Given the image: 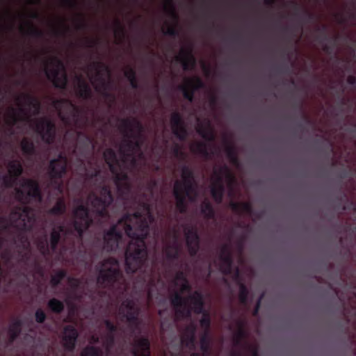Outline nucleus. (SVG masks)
<instances>
[{
  "instance_id": "obj_1",
  "label": "nucleus",
  "mask_w": 356,
  "mask_h": 356,
  "mask_svg": "<svg viewBox=\"0 0 356 356\" xmlns=\"http://www.w3.org/2000/svg\"><path fill=\"white\" fill-rule=\"evenodd\" d=\"M136 209L133 213H127L118 224L104 231V248L106 252H113L118 248L122 232L118 226H122L125 234L131 241L125 251L126 272L132 274L141 268L147 259V250L145 239L149 234V225L155 222L152 205L148 200L136 201Z\"/></svg>"
},
{
  "instance_id": "obj_2",
  "label": "nucleus",
  "mask_w": 356,
  "mask_h": 356,
  "mask_svg": "<svg viewBox=\"0 0 356 356\" xmlns=\"http://www.w3.org/2000/svg\"><path fill=\"white\" fill-rule=\"evenodd\" d=\"M21 186L29 189L27 192H25L20 188H15L17 199L24 205L15 207L11 211L8 219L10 225L19 231L31 232L35 221V216L33 208L27 204L30 203L31 200L41 202L42 194L39 183L36 180L24 179Z\"/></svg>"
},
{
  "instance_id": "obj_3",
  "label": "nucleus",
  "mask_w": 356,
  "mask_h": 356,
  "mask_svg": "<svg viewBox=\"0 0 356 356\" xmlns=\"http://www.w3.org/2000/svg\"><path fill=\"white\" fill-rule=\"evenodd\" d=\"M95 270L97 272L98 285L109 291H113L117 286H121L124 282L122 271L120 268L117 259L110 257L99 262Z\"/></svg>"
},
{
  "instance_id": "obj_4",
  "label": "nucleus",
  "mask_w": 356,
  "mask_h": 356,
  "mask_svg": "<svg viewBox=\"0 0 356 356\" xmlns=\"http://www.w3.org/2000/svg\"><path fill=\"white\" fill-rule=\"evenodd\" d=\"M106 163L113 176L120 198L126 200L131 193V185L127 172L118 159L117 154L112 148H107L103 153Z\"/></svg>"
},
{
  "instance_id": "obj_5",
  "label": "nucleus",
  "mask_w": 356,
  "mask_h": 356,
  "mask_svg": "<svg viewBox=\"0 0 356 356\" xmlns=\"http://www.w3.org/2000/svg\"><path fill=\"white\" fill-rule=\"evenodd\" d=\"M89 200L97 216L102 218L109 217L108 208L113 202V196L108 185L104 184L100 187L99 195L95 193L90 194Z\"/></svg>"
},
{
  "instance_id": "obj_6",
  "label": "nucleus",
  "mask_w": 356,
  "mask_h": 356,
  "mask_svg": "<svg viewBox=\"0 0 356 356\" xmlns=\"http://www.w3.org/2000/svg\"><path fill=\"white\" fill-rule=\"evenodd\" d=\"M54 67L49 68L46 63L44 72L47 79L51 81L56 88L65 90L68 83V77L66 74L63 62L58 57L54 56L50 59L49 63Z\"/></svg>"
},
{
  "instance_id": "obj_7",
  "label": "nucleus",
  "mask_w": 356,
  "mask_h": 356,
  "mask_svg": "<svg viewBox=\"0 0 356 356\" xmlns=\"http://www.w3.org/2000/svg\"><path fill=\"white\" fill-rule=\"evenodd\" d=\"M67 159L60 153L56 159H51L48 167L50 183L59 193L63 192V182L60 180L66 174Z\"/></svg>"
},
{
  "instance_id": "obj_8",
  "label": "nucleus",
  "mask_w": 356,
  "mask_h": 356,
  "mask_svg": "<svg viewBox=\"0 0 356 356\" xmlns=\"http://www.w3.org/2000/svg\"><path fill=\"white\" fill-rule=\"evenodd\" d=\"M73 215L74 220L72 221V226L78 238L81 240L85 232L93 224V219L88 206L83 204L74 209Z\"/></svg>"
},
{
  "instance_id": "obj_9",
  "label": "nucleus",
  "mask_w": 356,
  "mask_h": 356,
  "mask_svg": "<svg viewBox=\"0 0 356 356\" xmlns=\"http://www.w3.org/2000/svg\"><path fill=\"white\" fill-rule=\"evenodd\" d=\"M140 312V308L130 299L123 301L119 309V314L121 316L122 320L127 321L131 333H134L140 329L141 323L138 318Z\"/></svg>"
},
{
  "instance_id": "obj_10",
  "label": "nucleus",
  "mask_w": 356,
  "mask_h": 356,
  "mask_svg": "<svg viewBox=\"0 0 356 356\" xmlns=\"http://www.w3.org/2000/svg\"><path fill=\"white\" fill-rule=\"evenodd\" d=\"M214 175L216 177V180L211 187V195L217 204H220L222 202L225 190L222 183V175H226L232 180L234 179V177L229 168L225 165L220 166L218 170H215Z\"/></svg>"
},
{
  "instance_id": "obj_11",
  "label": "nucleus",
  "mask_w": 356,
  "mask_h": 356,
  "mask_svg": "<svg viewBox=\"0 0 356 356\" xmlns=\"http://www.w3.org/2000/svg\"><path fill=\"white\" fill-rule=\"evenodd\" d=\"M90 67L92 70H95L96 71V76L97 77V80L100 82V86L96 85L95 86V88L96 91L100 92L101 89L103 90L102 95L103 96L106 98L109 99L111 102H114L115 97V96L111 94V92L107 91L108 89V83L106 82L104 78L103 77L104 73H107L108 74H111L110 68L108 65L104 64L102 62H93Z\"/></svg>"
},
{
  "instance_id": "obj_12",
  "label": "nucleus",
  "mask_w": 356,
  "mask_h": 356,
  "mask_svg": "<svg viewBox=\"0 0 356 356\" xmlns=\"http://www.w3.org/2000/svg\"><path fill=\"white\" fill-rule=\"evenodd\" d=\"M35 131L44 143L47 145L54 143L56 137V125L51 120L44 118L38 120L35 124Z\"/></svg>"
},
{
  "instance_id": "obj_13",
  "label": "nucleus",
  "mask_w": 356,
  "mask_h": 356,
  "mask_svg": "<svg viewBox=\"0 0 356 356\" xmlns=\"http://www.w3.org/2000/svg\"><path fill=\"white\" fill-rule=\"evenodd\" d=\"M8 175L2 177L3 185L10 188L17 184L19 177L22 175L24 169L21 161L18 159L12 160L8 163Z\"/></svg>"
},
{
  "instance_id": "obj_14",
  "label": "nucleus",
  "mask_w": 356,
  "mask_h": 356,
  "mask_svg": "<svg viewBox=\"0 0 356 356\" xmlns=\"http://www.w3.org/2000/svg\"><path fill=\"white\" fill-rule=\"evenodd\" d=\"M181 170V191L185 192L191 202L194 201L195 197L191 195L195 191L194 186V172L193 170L187 165H183Z\"/></svg>"
},
{
  "instance_id": "obj_15",
  "label": "nucleus",
  "mask_w": 356,
  "mask_h": 356,
  "mask_svg": "<svg viewBox=\"0 0 356 356\" xmlns=\"http://www.w3.org/2000/svg\"><path fill=\"white\" fill-rule=\"evenodd\" d=\"M185 236L186 245L191 257H195L200 248V237L195 227L187 226L185 227Z\"/></svg>"
},
{
  "instance_id": "obj_16",
  "label": "nucleus",
  "mask_w": 356,
  "mask_h": 356,
  "mask_svg": "<svg viewBox=\"0 0 356 356\" xmlns=\"http://www.w3.org/2000/svg\"><path fill=\"white\" fill-rule=\"evenodd\" d=\"M188 298H184L181 293L175 292L170 298V303L178 316L185 318L191 316V309L188 305Z\"/></svg>"
},
{
  "instance_id": "obj_17",
  "label": "nucleus",
  "mask_w": 356,
  "mask_h": 356,
  "mask_svg": "<svg viewBox=\"0 0 356 356\" xmlns=\"http://www.w3.org/2000/svg\"><path fill=\"white\" fill-rule=\"evenodd\" d=\"M172 131L176 138L184 141L188 136L182 115L179 112H173L170 116Z\"/></svg>"
},
{
  "instance_id": "obj_18",
  "label": "nucleus",
  "mask_w": 356,
  "mask_h": 356,
  "mask_svg": "<svg viewBox=\"0 0 356 356\" xmlns=\"http://www.w3.org/2000/svg\"><path fill=\"white\" fill-rule=\"evenodd\" d=\"M79 333L72 325H65L63 328L62 340L67 351L72 352L75 349Z\"/></svg>"
},
{
  "instance_id": "obj_19",
  "label": "nucleus",
  "mask_w": 356,
  "mask_h": 356,
  "mask_svg": "<svg viewBox=\"0 0 356 356\" xmlns=\"http://www.w3.org/2000/svg\"><path fill=\"white\" fill-rule=\"evenodd\" d=\"M121 129L123 132L126 134L131 133V135L135 136L134 137L140 138L143 132L144 131V126L140 121L136 118H125L121 121Z\"/></svg>"
},
{
  "instance_id": "obj_20",
  "label": "nucleus",
  "mask_w": 356,
  "mask_h": 356,
  "mask_svg": "<svg viewBox=\"0 0 356 356\" xmlns=\"http://www.w3.org/2000/svg\"><path fill=\"white\" fill-rule=\"evenodd\" d=\"M220 260V270L225 275H229L232 273L233 259L230 247L228 244H225L221 250L219 255Z\"/></svg>"
},
{
  "instance_id": "obj_21",
  "label": "nucleus",
  "mask_w": 356,
  "mask_h": 356,
  "mask_svg": "<svg viewBox=\"0 0 356 356\" xmlns=\"http://www.w3.org/2000/svg\"><path fill=\"white\" fill-rule=\"evenodd\" d=\"M173 195L176 200V208L180 213L187 211L186 198H188L185 192L181 191V183L176 181L174 184Z\"/></svg>"
},
{
  "instance_id": "obj_22",
  "label": "nucleus",
  "mask_w": 356,
  "mask_h": 356,
  "mask_svg": "<svg viewBox=\"0 0 356 356\" xmlns=\"http://www.w3.org/2000/svg\"><path fill=\"white\" fill-rule=\"evenodd\" d=\"M177 59L181 63L185 71L193 69L196 64L195 58L193 54V48L191 46L187 48H181Z\"/></svg>"
},
{
  "instance_id": "obj_23",
  "label": "nucleus",
  "mask_w": 356,
  "mask_h": 356,
  "mask_svg": "<svg viewBox=\"0 0 356 356\" xmlns=\"http://www.w3.org/2000/svg\"><path fill=\"white\" fill-rule=\"evenodd\" d=\"M131 353L134 356H151L150 343L147 337H141L134 341Z\"/></svg>"
},
{
  "instance_id": "obj_24",
  "label": "nucleus",
  "mask_w": 356,
  "mask_h": 356,
  "mask_svg": "<svg viewBox=\"0 0 356 356\" xmlns=\"http://www.w3.org/2000/svg\"><path fill=\"white\" fill-rule=\"evenodd\" d=\"M196 332L197 326L194 323H191L186 326L181 338V344L186 347L194 349Z\"/></svg>"
},
{
  "instance_id": "obj_25",
  "label": "nucleus",
  "mask_w": 356,
  "mask_h": 356,
  "mask_svg": "<svg viewBox=\"0 0 356 356\" xmlns=\"http://www.w3.org/2000/svg\"><path fill=\"white\" fill-rule=\"evenodd\" d=\"M188 300H191L193 310L195 314H200L206 312L204 309V300L202 293L198 291H195L193 295L188 296Z\"/></svg>"
},
{
  "instance_id": "obj_26",
  "label": "nucleus",
  "mask_w": 356,
  "mask_h": 356,
  "mask_svg": "<svg viewBox=\"0 0 356 356\" xmlns=\"http://www.w3.org/2000/svg\"><path fill=\"white\" fill-rule=\"evenodd\" d=\"M65 103L68 104L72 108V117L74 120L75 125L79 128H81V126L79 124V115L81 110L77 106L74 104L71 101L66 99H55L53 102L54 106L56 109H60L62 105Z\"/></svg>"
},
{
  "instance_id": "obj_27",
  "label": "nucleus",
  "mask_w": 356,
  "mask_h": 356,
  "mask_svg": "<svg viewBox=\"0 0 356 356\" xmlns=\"http://www.w3.org/2000/svg\"><path fill=\"white\" fill-rule=\"evenodd\" d=\"M77 79L76 95L84 100L90 99L92 96L90 85L81 77H78Z\"/></svg>"
},
{
  "instance_id": "obj_28",
  "label": "nucleus",
  "mask_w": 356,
  "mask_h": 356,
  "mask_svg": "<svg viewBox=\"0 0 356 356\" xmlns=\"http://www.w3.org/2000/svg\"><path fill=\"white\" fill-rule=\"evenodd\" d=\"M316 31L319 33V35L316 36V40L322 44L323 50L326 53H331L332 48L328 44L325 43V41H330L331 39L327 34V27L326 25H322L318 26Z\"/></svg>"
},
{
  "instance_id": "obj_29",
  "label": "nucleus",
  "mask_w": 356,
  "mask_h": 356,
  "mask_svg": "<svg viewBox=\"0 0 356 356\" xmlns=\"http://www.w3.org/2000/svg\"><path fill=\"white\" fill-rule=\"evenodd\" d=\"M175 243L170 245H168L165 250V257L166 259L169 261H177L179 259L180 257L181 248L180 246L177 244V235L176 232L175 233Z\"/></svg>"
},
{
  "instance_id": "obj_30",
  "label": "nucleus",
  "mask_w": 356,
  "mask_h": 356,
  "mask_svg": "<svg viewBox=\"0 0 356 356\" xmlns=\"http://www.w3.org/2000/svg\"><path fill=\"white\" fill-rule=\"evenodd\" d=\"M229 207L233 211L238 214L247 213L252 214L253 211L252 206L250 202H236L232 201Z\"/></svg>"
},
{
  "instance_id": "obj_31",
  "label": "nucleus",
  "mask_w": 356,
  "mask_h": 356,
  "mask_svg": "<svg viewBox=\"0 0 356 356\" xmlns=\"http://www.w3.org/2000/svg\"><path fill=\"white\" fill-rule=\"evenodd\" d=\"M65 232L63 225H58L54 227L50 233V247L52 251H55L58 245L61 238V233Z\"/></svg>"
},
{
  "instance_id": "obj_32",
  "label": "nucleus",
  "mask_w": 356,
  "mask_h": 356,
  "mask_svg": "<svg viewBox=\"0 0 356 356\" xmlns=\"http://www.w3.org/2000/svg\"><path fill=\"white\" fill-rule=\"evenodd\" d=\"M20 146L23 154L28 158L31 159L36 154V147L33 140L28 138H24Z\"/></svg>"
},
{
  "instance_id": "obj_33",
  "label": "nucleus",
  "mask_w": 356,
  "mask_h": 356,
  "mask_svg": "<svg viewBox=\"0 0 356 356\" xmlns=\"http://www.w3.org/2000/svg\"><path fill=\"white\" fill-rule=\"evenodd\" d=\"M23 321L20 318H16L8 327L10 341L13 342L17 339L22 332Z\"/></svg>"
},
{
  "instance_id": "obj_34",
  "label": "nucleus",
  "mask_w": 356,
  "mask_h": 356,
  "mask_svg": "<svg viewBox=\"0 0 356 356\" xmlns=\"http://www.w3.org/2000/svg\"><path fill=\"white\" fill-rule=\"evenodd\" d=\"M125 136L128 138L122 141L120 146V152L122 157L127 156H131L132 154H135V149L134 147L133 140L130 139V136L127 134V136Z\"/></svg>"
},
{
  "instance_id": "obj_35",
  "label": "nucleus",
  "mask_w": 356,
  "mask_h": 356,
  "mask_svg": "<svg viewBox=\"0 0 356 356\" xmlns=\"http://www.w3.org/2000/svg\"><path fill=\"white\" fill-rule=\"evenodd\" d=\"M200 212L207 220L214 219L216 212L213 205L208 200H204L200 204Z\"/></svg>"
},
{
  "instance_id": "obj_36",
  "label": "nucleus",
  "mask_w": 356,
  "mask_h": 356,
  "mask_svg": "<svg viewBox=\"0 0 356 356\" xmlns=\"http://www.w3.org/2000/svg\"><path fill=\"white\" fill-rule=\"evenodd\" d=\"M76 134L79 138V143L83 152L89 151L91 147H94L92 139L89 136L81 131H77Z\"/></svg>"
},
{
  "instance_id": "obj_37",
  "label": "nucleus",
  "mask_w": 356,
  "mask_h": 356,
  "mask_svg": "<svg viewBox=\"0 0 356 356\" xmlns=\"http://www.w3.org/2000/svg\"><path fill=\"white\" fill-rule=\"evenodd\" d=\"M200 349L202 353L209 355L211 351V339L210 333L204 332L200 339Z\"/></svg>"
},
{
  "instance_id": "obj_38",
  "label": "nucleus",
  "mask_w": 356,
  "mask_h": 356,
  "mask_svg": "<svg viewBox=\"0 0 356 356\" xmlns=\"http://www.w3.org/2000/svg\"><path fill=\"white\" fill-rule=\"evenodd\" d=\"M225 143L227 144L225 147V152L228 159L232 164L238 165L239 159L235 147L233 145L229 144L227 140H225Z\"/></svg>"
},
{
  "instance_id": "obj_39",
  "label": "nucleus",
  "mask_w": 356,
  "mask_h": 356,
  "mask_svg": "<svg viewBox=\"0 0 356 356\" xmlns=\"http://www.w3.org/2000/svg\"><path fill=\"white\" fill-rule=\"evenodd\" d=\"M22 97L26 104L34 109L35 114H38L41 108V104L38 99L30 94H23Z\"/></svg>"
},
{
  "instance_id": "obj_40",
  "label": "nucleus",
  "mask_w": 356,
  "mask_h": 356,
  "mask_svg": "<svg viewBox=\"0 0 356 356\" xmlns=\"http://www.w3.org/2000/svg\"><path fill=\"white\" fill-rule=\"evenodd\" d=\"M66 204L63 198H59L55 205L49 210L48 213L54 216H60L65 213Z\"/></svg>"
},
{
  "instance_id": "obj_41",
  "label": "nucleus",
  "mask_w": 356,
  "mask_h": 356,
  "mask_svg": "<svg viewBox=\"0 0 356 356\" xmlns=\"http://www.w3.org/2000/svg\"><path fill=\"white\" fill-rule=\"evenodd\" d=\"M48 308L55 314H60L65 309L64 303L55 298L50 299L47 303Z\"/></svg>"
},
{
  "instance_id": "obj_42",
  "label": "nucleus",
  "mask_w": 356,
  "mask_h": 356,
  "mask_svg": "<svg viewBox=\"0 0 356 356\" xmlns=\"http://www.w3.org/2000/svg\"><path fill=\"white\" fill-rule=\"evenodd\" d=\"M191 150L192 152L197 153L205 158H209L211 156V154L209 153L207 149V145L203 142H199L195 143L191 147Z\"/></svg>"
},
{
  "instance_id": "obj_43",
  "label": "nucleus",
  "mask_w": 356,
  "mask_h": 356,
  "mask_svg": "<svg viewBox=\"0 0 356 356\" xmlns=\"http://www.w3.org/2000/svg\"><path fill=\"white\" fill-rule=\"evenodd\" d=\"M67 276V271L61 269L57 270L54 275H53L50 280V283L53 287L58 286L61 281L65 279Z\"/></svg>"
},
{
  "instance_id": "obj_44",
  "label": "nucleus",
  "mask_w": 356,
  "mask_h": 356,
  "mask_svg": "<svg viewBox=\"0 0 356 356\" xmlns=\"http://www.w3.org/2000/svg\"><path fill=\"white\" fill-rule=\"evenodd\" d=\"M29 28L26 32V35L35 38H42L44 36V33L42 30L35 26L33 23L28 22Z\"/></svg>"
},
{
  "instance_id": "obj_45",
  "label": "nucleus",
  "mask_w": 356,
  "mask_h": 356,
  "mask_svg": "<svg viewBox=\"0 0 356 356\" xmlns=\"http://www.w3.org/2000/svg\"><path fill=\"white\" fill-rule=\"evenodd\" d=\"M179 89L182 91L184 98L189 102H193L194 100V96L196 91L191 88L186 83L181 85Z\"/></svg>"
},
{
  "instance_id": "obj_46",
  "label": "nucleus",
  "mask_w": 356,
  "mask_h": 356,
  "mask_svg": "<svg viewBox=\"0 0 356 356\" xmlns=\"http://www.w3.org/2000/svg\"><path fill=\"white\" fill-rule=\"evenodd\" d=\"M122 162L124 163H127L129 162V165L127 167L122 166V168L127 171V170H135L138 166V161L136 157L135 154H132L131 156H127L122 157Z\"/></svg>"
},
{
  "instance_id": "obj_47",
  "label": "nucleus",
  "mask_w": 356,
  "mask_h": 356,
  "mask_svg": "<svg viewBox=\"0 0 356 356\" xmlns=\"http://www.w3.org/2000/svg\"><path fill=\"white\" fill-rule=\"evenodd\" d=\"M81 356H103L102 350L96 346H88L84 348Z\"/></svg>"
},
{
  "instance_id": "obj_48",
  "label": "nucleus",
  "mask_w": 356,
  "mask_h": 356,
  "mask_svg": "<svg viewBox=\"0 0 356 356\" xmlns=\"http://www.w3.org/2000/svg\"><path fill=\"white\" fill-rule=\"evenodd\" d=\"M186 83L191 88L197 91L199 89L204 88L205 85L203 81L198 76H195L191 79H187Z\"/></svg>"
},
{
  "instance_id": "obj_49",
  "label": "nucleus",
  "mask_w": 356,
  "mask_h": 356,
  "mask_svg": "<svg viewBox=\"0 0 356 356\" xmlns=\"http://www.w3.org/2000/svg\"><path fill=\"white\" fill-rule=\"evenodd\" d=\"M249 291L243 283L239 284L238 299L242 305H246L248 302Z\"/></svg>"
},
{
  "instance_id": "obj_50",
  "label": "nucleus",
  "mask_w": 356,
  "mask_h": 356,
  "mask_svg": "<svg viewBox=\"0 0 356 356\" xmlns=\"http://www.w3.org/2000/svg\"><path fill=\"white\" fill-rule=\"evenodd\" d=\"M200 314H202V317L200 321V326L204 329V332L210 333V327H211V317L209 313L206 311L203 313H201Z\"/></svg>"
},
{
  "instance_id": "obj_51",
  "label": "nucleus",
  "mask_w": 356,
  "mask_h": 356,
  "mask_svg": "<svg viewBox=\"0 0 356 356\" xmlns=\"http://www.w3.org/2000/svg\"><path fill=\"white\" fill-rule=\"evenodd\" d=\"M197 133L206 140L213 142L216 139V135L211 129L199 128Z\"/></svg>"
},
{
  "instance_id": "obj_52",
  "label": "nucleus",
  "mask_w": 356,
  "mask_h": 356,
  "mask_svg": "<svg viewBox=\"0 0 356 356\" xmlns=\"http://www.w3.org/2000/svg\"><path fill=\"white\" fill-rule=\"evenodd\" d=\"M38 248L43 256H47L50 254V250L47 238H41L38 242Z\"/></svg>"
},
{
  "instance_id": "obj_53",
  "label": "nucleus",
  "mask_w": 356,
  "mask_h": 356,
  "mask_svg": "<svg viewBox=\"0 0 356 356\" xmlns=\"http://www.w3.org/2000/svg\"><path fill=\"white\" fill-rule=\"evenodd\" d=\"M238 330L234 336L241 339H245L247 337V333L245 330V322L242 320L237 321Z\"/></svg>"
},
{
  "instance_id": "obj_54",
  "label": "nucleus",
  "mask_w": 356,
  "mask_h": 356,
  "mask_svg": "<svg viewBox=\"0 0 356 356\" xmlns=\"http://www.w3.org/2000/svg\"><path fill=\"white\" fill-rule=\"evenodd\" d=\"M115 342V334H106L104 346L108 352L114 346Z\"/></svg>"
},
{
  "instance_id": "obj_55",
  "label": "nucleus",
  "mask_w": 356,
  "mask_h": 356,
  "mask_svg": "<svg viewBox=\"0 0 356 356\" xmlns=\"http://www.w3.org/2000/svg\"><path fill=\"white\" fill-rule=\"evenodd\" d=\"M165 9L168 11V13L170 15V17L174 20L177 22V20L179 19V16L176 12V9H175V5H174V3L172 2V1L170 0L169 1L168 6H165Z\"/></svg>"
},
{
  "instance_id": "obj_56",
  "label": "nucleus",
  "mask_w": 356,
  "mask_h": 356,
  "mask_svg": "<svg viewBox=\"0 0 356 356\" xmlns=\"http://www.w3.org/2000/svg\"><path fill=\"white\" fill-rule=\"evenodd\" d=\"M104 323L106 330H108L107 334H115L118 330L116 325H115L111 321L108 319L104 320Z\"/></svg>"
},
{
  "instance_id": "obj_57",
  "label": "nucleus",
  "mask_w": 356,
  "mask_h": 356,
  "mask_svg": "<svg viewBox=\"0 0 356 356\" xmlns=\"http://www.w3.org/2000/svg\"><path fill=\"white\" fill-rule=\"evenodd\" d=\"M47 318L44 312L42 309H38L35 313V319L38 323H43Z\"/></svg>"
},
{
  "instance_id": "obj_58",
  "label": "nucleus",
  "mask_w": 356,
  "mask_h": 356,
  "mask_svg": "<svg viewBox=\"0 0 356 356\" xmlns=\"http://www.w3.org/2000/svg\"><path fill=\"white\" fill-rule=\"evenodd\" d=\"M115 24L117 27L116 30L115 31V35L124 38L125 35V29L121 24L120 21L119 19H116Z\"/></svg>"
},
{
  "instance_id": "obj_59",
  "label": "nucleus",
  "mask_w": 356,
  "mask_h": 356,
  "mask_svg": "<svg viewBox=\"0 0 356 356\" xmlns=\"http://www.w3.org/2000/svg\"><path fill=\"white\" fill-rule=\"evenodd\" d=\"M10 111H11V113L9 115V118L10 120L8 121V123L11 126H13L19 120V115L17 113V111L14 108H13V107L10 108Z\"/></svg>"
},
{
  "instance_id": "obj_60",
  "label": "nucleus",
  "mask_w": 356,
  "mask_h": 356,
  "mask_svg": "<svg viewBox=\"0 0 356 356\" xmlns=\"http://www.w3.org/2000/svg\"><path fill=\"white\" fill-rule=\"evenodd\" d=\"M163 33L165 35L175 38L179 36V31L175 26H169L168 29L165 31H163Z\"/></svg>"
},
{
  "instance_id": "obj_61",
  "label": "nucleus",
  "mask_w": 356,
  "mask_h": 356,
  "mask_svg": "<svg viewBox=\"0 0 356 356\" xmlns=\"http://www.w3.org/2000/svg\"><path fill=\"white\" fill-rule=\"evenodd\" d=\"M302 19L307 22H313L316 19V15L307 10H304L302 13Z\"/></svg>"
},
{
  "instance_id": "obj_62",
  "label": "nucleus",
  "mask_w": 356,
  "mask_h": 356,
  "mask_svg": "<svg viewBox=\"0 0 356 356\" xmlns=\"http://www.w3.org/2000/svg\"><path fill=\"white\" fill-rule=\"evenodd\" d=\"M124 76L129 81L131 79H134L136 77V70L129 67H128L124 72Z\"/></svg>"
},
{
  "instance_id": "obj_63",
  "label": "nucleus",
  "mask_w": 356,
  "mask_h": 356,
  "mask_svg": "<svg viewBox=\"0 0 356 356\" xmlns=\"http://www.w3.org/2000/svg\"><path fill=\"white\" fill-rule=\"evenodd\" d=\"M98 42L97 40L86 38L84 40V46L88 48H94L97 46Z\"/></svg>"
},
{
  "instance_id": "obj_64",
  "label": "nucleus",
  "mask_w": 356,
  "mask_h": 356,
  "mask_svg": "<svg viewBox=\"0 0 356 356\" xmlns=\"http://www.w3.org/2000/svg\"><path fill=\"white\" fill-rule=\"evenodd\" d=\"M100 170L99 168H95L91 171L87 172L86 175L89 179H94L98 177L100 174Z\"/></svg>"
}]
</instances>
